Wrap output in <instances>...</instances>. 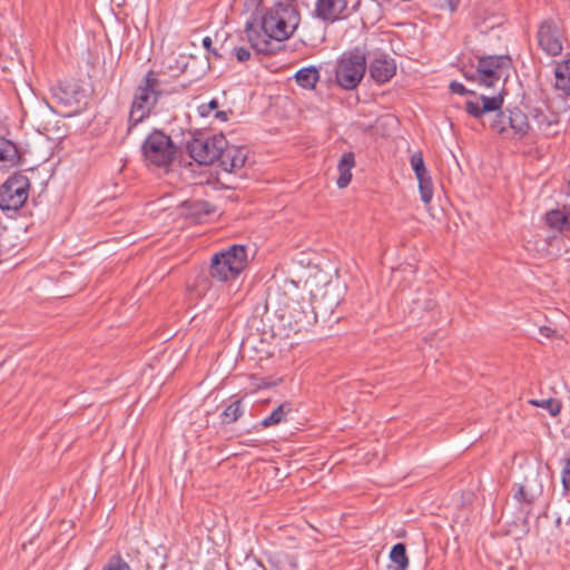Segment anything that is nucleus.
<instances>
[{
  "instance_id": "f257e3e1",
  "label": "nucleus",
  "mask_w": 570,
  "mask_h": 570,
  "mask_svg": "<svg viewBox=\"0 0 570 570\" xmlns=\"http://www.w3.org/2000/svg\"><path fill=\"white\" fill-rule=\"evenodd\" d=\"M295 1L276 0L275 4L261 16L258 23L246 22L247 40L256 52L273 55L275 49L272 40L281 42L295 32L301 21Z\"/></svg>"
},
{
  "instance_id": "f03ea898",
  "label": "nucleus",
  "mask_w": 570,
  "mask_h": 570,
  "mask_svg": "<svg viewBox=\"0 0 570 570\" xmlns=\"http://www.w3.org/2000/svg\"><path fill=\"white\" fill-rule=\"evenodd\" d=\"M273 308L279 328L285 336L308 332L317 321V315L298 284L285 279L282 285L267 294L264 309Z\"/></svg>"
},
{
  "instance_id": "7ed1b4c3",
  "label": "nucleus",
  "mask_w": 570,
  "mask_h": 570,
  "mask_svg": "<svg viewBox=\"0 0 570 570\" xmlns=\"http://www.w3.org/2000/svg\"><path fill=\"white\" fill-rule=\"evenodd\" d=\"M160 80L154 70H149L135 90L128 116L127 135L134 128L150 117L156 104L165 91L160 88Z\"/></svg>"
},
{
  "instance_id": "20e7f679",
  "label": "nucleus",
  "mask_w": 570,
  "mask_h": 570,
  "mask_svg": "<svg viewBox=\"0 0 570 570\" xmlns=\"http://www.w3.org/2000/svg\"><path fill=\"white\" fill-rule=\"evenodd\" d=\"M367 50L365 46H357L344 51L336 61L335 82L344 90H354L365 76Z\"/></svg>"
},
{
  "instance_id": "39448f33",
  "label": "nucleus",
  "mask_w": 570,
  "mask_h": 570,
  "mask_svg": "<svg viewBox=\"0 0 570 570\" xmlns=\"http://www.w3.org/2000/svg\"><path fill=\"white\" fill-rule=\"evenodd\" d=\"M247 265V249L244 245H232L212 257L209 275L218 282L235 279Z\"/></svg>"
},
{
  "instance_id": "423d86ee",
  "label": "nucleus",
  "mask_w": 570,
  "mask_h": 570,
  "mask_svg": "<svg viewBox=\"0 0 570 570\" xmlns=\"http://www.w3.org/2000/svg\"><path fill=\"white\" fill-rule=\"evenodd\" d=\"M144 159L158 168L169 167L176 158L177 146L170 136L154 129L141 144Z\"/></svg>"
},
{
  "instance_id": "0eeeda50",
  "label": "nucleus",
  "mask_w": 570,
  "mask_h": 570,
  "mask_svg": "<svg viewBox=\"0 0 570 570\" xmlns=\"http://www.w3.org/2000/svg\"><path fill=\"white\" fill-rule=\"evenodd\" d=\"M569 108L564 97L557 95L556 110L548 101H541L539 106L529 108V116L537 124L539 130L544 135L551 136L559 132L560 116Z\"/></svg>"
},
{
  "instance_id": "6e6552de",
  "label": "nucleus",
  "mask_w": 570,
  "mask_h": 570,
  "mask_svg": "<svg viewBox=\"0 0 570 570\" xmlns=\"http://www.w3.org/2000/svg\"><path fill=\"white\" fill-rule=\"evenodd\" d=\"M30 189L29 178L14 173L0 186V209L3 212L18 210L28 199Z\"/></svg>"
},
{
  "instance_id": "1a4fd4ad",
  "label": "nucleus",
  "mask_w": 570,
  "mask_h": 570,
  "mask_svg": "<svg viewBox=\"0 0 570 570\" xmlns=\"http://www.w3.org/2000/svg\"><path fill=\"white\" fill-rule=\"evenodd\" d=\"M227 147V140L223 134L208 137H191L186 148L189 156L200 165H212L219 158L223 148Z\"/></svg>"
},
{
  "instance_id": "9d476101",
  "label": "nucleus",
  "mask_w": 570,
  "mask_h": 570,
  "mask_svg": "<svg viewBox=\"0 0 570 570\" xmlns=\"http://www.w3.org/2000/svg\"><path fill=\"white\" fill-rule=\"evenodd\" d=\"M351 0H316L314 14L325 22H335L347 18L356 7L358 1L350 6Z\"/></svg>"
},
{
  "instance_id": "9b49d317",
  "label": "nucleus",
  "mask_w": 570,
  "mask_h": 570,
  "mask_svg": "<svg viewBox=\"0 0 570 570\" xmlns=\"http://www.w3.org/2000/svg\"><path fill=\"white\" fill-rule=\"evenodd\" d=\"M540 48L550 56H558L562 51V41L558 26L550 19L540 23L538 29Z\"/></svg>"
},
{
  "instance_id": "f8f14e48",
  "label": "nucleus",
  "mask_w": 570,
  "mask_h": 570,
  "mask_svg": "<svg viewBox=\"0 0 570 570\" xmlns=\"http://www.w3.org/2000/svg\"><path fill=\"white\" fill-rule=\"evenodd\" d=\"M368 71L376 83H385L396 73L395 60L386 52L376 51L370 61Z\"/></svg>"
},
{
  "instance_id": "ddd939ff",
  "label": "nucleus",
  "mask_w": 570,
  "mask_h": 570,
  "mask_svg": "<svg viewBox=\"0 0 570 570\" xmlns=\"http://www.w3.org/2000/svg\"><path fill=\"white\" fill-rule=\"evenodd\" d=\"M480 100L482 101L481 106L479 105V102L471 100L465 102L464 110L471 117L475 119H482V117L489 112L501 111L503 105V96L501 94H498L492 97L481 95Z\"/></svg>"
},
{
  "instance_id": "4468645a",
  "label": "nucleus",
  "mask_w": 570,
  "mask_h": 570,
  "mask_svg": "<svg viewBox=\"0 0 570 570\" xmlns=\"http://www.w3.org/2000/svg\"><path fill=\"white\" fill-rule=\"evenodd\" d=\"M219 166L227 173H233L240 169L246 161V153L243 147L228 145L223 148V153L217 158Z\"/></svg>"
},
{
  "instance_id": "2eb2a0df",
  "label": "nucleus",
  "mask_w": 570,
  "mask_h": 570,
  "mask_svg": "<svg viewBox=\"0 0 570 570\" xmlns=\"http://www.w3.org/2000/svg\"><path fill=\"white\" fill-rule=\"evenodd\" d=\"M509 138L521 139L529 134V115L519 108L508 110Z\"/></svg>"
},
{
  "instance_id": "dca6fc26",
  "label": "nucleus",
  "mask_w": 570,
  "mask_h": 570,
  "mask_svg": "<svg viewBox=\"0 0 570 570\" xmlns=\"http://www.w3.org/2000/svg\"><path fill=\"white\" fill-rule=\"evenodd\" d=\"M21 160L18 146L12 140L0 137V168H11L19 165Z\"/></svg>"
},
{
  "instance_id": "f3484780",
  "label": "nucleus",
  "mask_w": 570,
  "mask_h": 570,
  "mask_svg": "<svg viewBox=\"0 0 570 570\" xmlns=\"http://www.w3.org/2000/svg\"><path fill=\"white\" fill-rule=\"evenodd\" d=\"M355 167V155L353 151L344 153L337 164L338 177L336 185L338 188H345L352 180L351 170Z\"/></svg>"
},
{
  "instance_id": "a211bd4d",
  "label": "nucleus",
  "mask_w": 570,
  "mask_h": 570,
  "mask_svg": "<svg viewBox=\"0 0 570 570\" xmlns=\"http://www.w3.org/2000/svg\"><path fill=\"white\" fill-rule=\"evenodd\" d=\"M554 88L564 97H570V59L562 60L554 68Z\"/></svg>"
},
{
  "instance_id": "6ab92c4d",
  "label": "nucleus",
  "mask_w": 570,
  "mask_h": 570,
  "mask_svg": "<svg viewBox=\"0 0 570 570\" xmlns=\"http://www.w3.org/2000/svg\"><path fill=\"white\" fill-rule=\"evenodd\" d=\"M186 214L195 219H202L205 216H209L215 213L216 208L214 205L206 200H187L184 203Z\"/></svg>"
},
{
  "instance_id": "aec40b11",
  "label": "nucleus",
  "mask_w": 570,
  "mask_h": 570,
  "mask_svg": "<svg viewBox=\"0 0 570 570\" xmlns=\"http://www.w3.org/2000/svg\"><path fill=\"white\" fill-rule=\"evenodd\" d=\"M546 222L551 228L560 232L570 230V210L552 209L546 214Z\"/></svg>"
},
{
  "instance_id": "412c9836",
  "label": "nucleus",
  "mask_w": 570,
  "mask_h": 570,
  "mask_svg": "<svg viewBox=\"0 0 570 570\" xmlns=\"http://www.w3.org/2000/svg\"><path fill=\"white\" fill-rule=\"evenodd\" d=\"M293 411L291 402L279 404L268 416L261 421L259 425L264 429L277 425L286 420L287 414Z\"/></svg>"
},
{
  "instance_id": "4be33fe9",
  "label": "nucleus",
  "mask_w": 570,
  "mask_h": 570,
  "mask_svg": "<svg viewBox=\"0 0 570 570\" xmlns=\"http://www.w3.org/2000/svg\"><path fill=\"white\" fill-rule=\"evenodd\" d=\"M271 570H296L297 558L289 552H277L271 558Z\"/></svg>"
},
{
  "instance_id": "5701e85b",
  "label": "nucleus",
  "mask_w": 570,
  "mask_h": 570,
  "mask_svg": "<svg viewBox=\"0 0 570 570\" xmlns=\"http://www.w3.org/2000/svg\"><path fill=\"white\" fill-rule=\"evenodd\" d=\"M320 72L315 67H305L295 73V80L304 89H313L318 81Z\"/></svg>"
},
{
  "instance_id": "b1692460",
  "label": "nucleus",
  "mask_w": 570,
  "mask_h": 570,
  "mask_svg": "<svg viewBox=\"0 0 570 570\" xmlns=\"http://www.w3.org/2000/svg\"><path fill=\"white\" fill-rule=\"evenodd\" d=\"M500 73L497 70L487 68L481 66V62L478 61L476 67V81L479 85L491 88L494 87L495 83L500 80Z\"/></svg>"
},
{
  "instance_id": "393cba45",
  "label": "nucleus",
  "mask_w": 570,
  "mask_h": 570,
  "mask_svg": "<svg viewBox=\"0 0 570 570\" xmlns=\"http://www.w3.org/2000/svg\"><path fill=\"white\" fill-rule=\"evenodd\" d=\"M244 413L243 401L240 399L232 402L220 414L223 425L235 423Z\"/></svg>"
},
{
  "instance_id": "a878e982",
  "label": "nucleus",
  "mask_w": 570,
  "mask_h": 570,
  "mask_svg": "<svg viewBox=\"0 0 570 570\" xmlns=\"http://www.w3.org/2000/svg\"><path fill=\"white\" fill-rule=\"evenodd\" d=\"M478 61L481 62V66L497 70V71L499 69L509 68L512 63L511 58L507 55L483 56V57H480Z\"/></svg>"
},
{
  "instance_id": "bb28decb",
  "label": "nucleus",
  "mask_w": 570,
  "mask_h": 570,
  "mask_svg": "<svg viewBox=\"0 0 570 570\" xmlns=\"http://www.w3.org/2000/svg\"><path fill=\"white\" fill-rule=\"evenodd\" d=\"M390 560L401 569H407L410 561L406 553V546L402 542L394 544L390 551Z\"/></svg>"
},
{
  "instance_id": "cd10ccee",
  "label": "nucleus",
  "mask_w": 570,
  "mask_h": 570,
  "mask_svg": "<svg viewBox=\"0 0 570 570\" xmlns=\"http://www.w3.org/2000/svg\"><path fill=\"white\" fill-rule=\"evenodd\" d=\"M416 179L419 181V190H420L421 199L424 204H429L432 200L433 191H434L433 181L430 176V173L426 171L425 175L417 176Z\"/></svg>"
},
{
  "instance_id": "c85d7f7f",
  "label": "nucleus",
  "mask_w": 570,
  "mask_h": 570,
  "mask_svg": "<svg viewBox=\"0 0 570 570\" xmlns=\"http://www.w3.org/2000/svg\"><path fill=\"white\" fill-rule=\"evenodd\" d=\"M508 127V114L502 110L497 112L495 117L490 122V128L492 130L504 135L507 138L510 137Z\"/></svg>"
},
{
  "instance_id": "c756f323",
  "label": "nucleus",
  "mask_w": 570,
  "mask_h": 570,
  "mask_svg": "<svg viewBox=\"0 0 570 570\" xmlns=\"http://www.w3.org/2000/svg\"><path fill=\"white\" fill-rule=\"evenodd\" d=\"M411 167L414 170L415 177L425 175L428 170L423 154L421 151H416L411 156L410 159Z\"/></svg>"
},
{
  "instance_id": "7c9ffc66",
  "label": "nucleus",
  "mask_w": 570,
  "mask_h": 570,
  "mask_svg": "<svg viewBox=\"0 0 570 570\" xmlns=\"http://www.w3.org/2000/svg\"><path fill=\"white\" fill-rule=\"evenodd\" d=\"M513 498L519 501L523 502L528 505L532 504L535 500V494L529 492L527 490V487L524 484H520L515 493L513 494Z\"/></svg>"
},
{
  "instance_id": "2f4dec72",
  "label": "nucleus",
  "mask_w": 570,
  "mask_h": 570,
  "mask_svg": "<svg viewBox=\"0 0 570 570\" xmlns=\"http://www.w3.org/2000/svg\"><path fill=\"white\" fill-rule=\"evenodd\" d=\"M104 570H131L130 566L120 557H112L105 566Z\"/></svg>"
},
{
  "instance_id": "473e14b6",
  "label": "nucleus",
  "mask_w": 570,
  "mask_h": 570,
  "mask_svg": "<svg viewBox=\"0 0 570 570\" xmlns=\"http://www.w3.org/2000/svg\"><path fill=\"white\" fill-rule=\"evenodd\" d=\"M239 570H267L265 566L255 557L247 556L244 562L239 566Z\"/></svg>"
},
{
  "instance_id": "72a5a7b5",
  "label": "nucleus",
  "mask_w": 570,
  "mask_h": 570,
  "mask_svg": "<svg viewBox=\"0 0 570 570\" xmlns=\"http://www.w3.org/2000/svg\"><path fill=\"white\" fill-rule=\"evenodd\" d=\"M451 92L462 95V96H474L475 92L466 89L461 82L452 81L449 86Z\"/></svg>"
},
{
  "instance_id": "f704fd0d",
  "label": "nucleus",
  "mask_w": 570,
  "mask_h": 570,
  "mask_svg": "<svg viewBox=\"0 0 570 570\" xmlns=\"http://www.w3.org/2000/svg\"><path fill=\"white\" fill-rule=\"evenodd\" d=\"M562 484L566 491L570 492V456L564 460L562 470Z\"/></svg>"
},
{
  "instance_id": "c9c22d12",
  "label": "nucleus",
  "mask_w": 570,
  "mask_h": 570,
  "mask_svg": "<svg viewBox=\"0 0 570 570\" xmlns=\"http://www.w3.org/2000/svg\"><path fill=\"white\" fill-rule=\"evenodd\" d=\"M218 108V101L216 99H212L208 104H203L198 107L199 114L202 117H207L213 110Z\"/></svg>"
},
{
  "instance_id": "e433bc0d",
  "label": "nucleus",
  "mask_w": 570,
  "mask_h": 570,
  "mask_svg": "<svg viewBox=\"0 0 570 570\" xmlns=\"http://www.w3.org/2000/svg\"><path fill=\"white\" fill-rule=\"evenodd\" d=\"M544 407L549 411L552 416H556L561 411V403L558 400L549 399L544 402Z\"/></svg>"
},
{
  "instance_id": "4c0bfd02",
  "label": "nucleus",
  "mask_w": 570,
  "mask_h": 570,
  "mask_svg": "<svg viewBox=\"0 0 570 570\" xmlns=\"http://www.w3.org/2000/svg\"><path fill=\"white\" fill-rule=\"evenodd\" d=\"M234 55L239 62H245L250 58V51L246 47H235Z\"/></svg>"
},
{
  "instance_id": "58836bf2",
  "label": "nucleus",
  "mask_w": 570,
  "mask_h": 570,
  "mask_svg": "<svg viewBox=\"0 0 570 570\" xmlns=\"http://www.w3.org/2000/svg\"><path fill=\"white\" fill-rule=\"evenodd\" d=\"M460 0H438V6L450 11L456 10Z\"/></svg>"
},
{
  "instance_id": "ea45409f",
  "label": "nucleus",
  "mask_w": 570,
  "mask_h": 570,
  "mask_svg": "<svg viewBox=\"0 0 570 570\" xmlns=\"http://www.w3.org/2000/svg\"><path fill=\"white\" fill-rule=\"evenodd\" d=\"M203 47L210 53H213L215 57H218L220 58L222 55H219L216 49L213 48V40L210 39V37H205L203 39Z\"/></svg>"
},
{
  "instance_id": "a19ab883",
  "label": "nucleus",
  "mask_w": 570,
  "mask_h": 570,
  "mask_svg": "<svg viewBox=\"0 0 570 570\" xmlns=\"http://www.w3.org/2000/svg\"><path fill=\"white\" fill-rule=\"evenodd\" d=\"M539 331H540V334L546 337H551L552 334L554 333V330H552L549 326H541Z\"/></svg>"
},
{
  "instance_id": "79ce46f5",
  "label": "nucleus",
  "mask_w": 570,
  "mask_h": 570,
  "mask_svg": "<svg viewBox=\"0 0 570 570\" xmlns=\"http://www.w3.org/2000/svg\"><path fill=\"white\" fill-rule=\"evenodd\" d=\"M215 118H217L222 121H226L228 119L227 112L226 111H216Z\"/></svg>"
},
{
  "instance_id": "37998d69",
  "label": "nucleus",
  "mask_w": 570,
  "mask_h": 570,
  "mask_svg": "<svg viewBox=\"0 0 570 570\" xmlns=\"http://www.w3.org/2000/svg\"><path fill=\"white\" fill-rule=\"evenodd\" d=\"M385 570H407V569H401L397 564H389Z\"/></svg>"
},
{
  "instance_id": "c03bdc74",
  "label": "nucleus",
  "mask_w": 570,
  "mask_h": 570,
  "mask_svg": "<svg viewBox=\"0 0 570 570\" xmlns=\"http://www.w3.org/2000/svg\"><path fill=\"white\" fill-rule=\"evenodd\" d=\"M465 79L468 80H476V73L473 76H470V73H464Z\"/></svg>"
},
{
  "instance_id": "a18cd8bd",
  "label": "nucleus",
  "mask_w": 570,
  "mask_h": 570,
  "mask_svg": "<svg viewBox=\"0 0 570 570\" xmlns=\"http://www.w3.org/2000/svg\"><path fill=\"white\" fill-rule=\"evenodd\" d=\"M567 194L570 196V180L568 181V190Z\"/></svg>"
}]
</instances>
